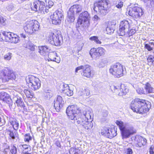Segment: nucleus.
Segmentation results:
<instances>
[{"label": "nucleus", "instance_id": "obj_1", "mask_svg": "<svg viewBox=\"0 0 154 154\" xmlns=\"http://www.w3.org/2000/svg\"><path fill=\"white\" fill-rule=\"evenodd\" d=\"M83 111L82 114L76 121V123L82 125L85 129H91L93 126V123L91 119V116L92 114V110L88 108L83 110Z\"/></svg>", "mask_w": 154, "mask_h": 154}, {"label": "nucleus", "instance_id": "obj_2", "mask_svg": "<svg viewBox=\"0 0 154 154\" xmlns=\"http://www.w3.org/2000/svg\"><path fill=\"white\" fill-rule=\"evenodd\" d=\"M54 2L49 0H45L44 1L39 0L34 1L31 4V9L32 10L37 11H38L43 12L44 14L47 13L48 9L53 5Z\"/></svg>", "mask_w": 154, "mask_h": 154}, {"label": "nucleus", "instance_id": "obj_3", "mask_svg": "<svg viewBox=\"0 0 154 154\" xmlns=\"http://www.w3.org/2000/svg\"><path fill=\"white\" fill-rule=\"evenodd\" d=\"M130 108L133 112L141 114L146 113L149 110L145 100L138 98L132 100Z\"/></svg>", "mask_w": 154, "mask_h": 154}, {"label": "nucleus", "instance_id": "obj_4", "mask_svg": "<svg viewBox=\"0 0 154 154\" xmlns=\"http://www.w3.org/2000/svg\"><path fill=\"white\" fill-rule=\"evenodd\" d=\"M116 123L119 127L122 139L129 138L131 135L136 133V130L132 126L128 127L127 124L117 120Z\"/></svg>", "mask_w": 154, "mask_h": 154}, {"label": "nucleus", "instance_id": "obj_5", "mask_svg": "<svg viewBox=\"0 0 154 154\" xmlns=\"http://www.w3.org/2000/svg\"><path fill=\"white\" fill-rule=\"evenodd\" d=\"M79 108L75 105L69 106L66 109V113L69 118L71 120H74L75 123H76V121L78 120V118H80V114H82L80 112Z\"/></svg>", "mask_w": 154, "mask_h": 154}, {"label": "nucleus", "instance_id": "obj_6", "mask_svg": "<svg viewBox=\"0 0 154 154\" xmlns=\"http://www.w3.org/2000/svg\"><path fill=\"white\" fill-rule=\"evenodd\" d=\"M92 8L97 12H99L103 15H105L108 9V3L106 0H101L94 3Z\"/></svg>", "mask_w": 154, "mask_h": 154}, {"label": "nucleus", "instance_id": "obj_7", "mask_svg": "<svg viewBox=\"0 0 154 154\" xmlns=\"http://www.w3.org/2000/svg\"><path fill=\"white\" fill-rule=\"evenodd\" d=\"M39 27V23L36 20H32L26 22L23 28L26 32L31 34L34 32L38 30Z\"/></svg>", "mask_w": 154, "mask_h": 154}, {"label": "nucleus", "instance_id": "obj_8", "mask_svg": "<svg viewBox=\"0 0 154 154\" xmlns=\"http://www.w3.org/2000/svg\"><path fill=\"white\" fill-rule=\"evenodd\" d=\"M26 80L28 86L32 90H36L41 87V82L37 77L29 75L26 78Z\"/></svg>", "mask_w": 154, "mask_h": 154}, {"label": "nucleus", "instance_id": "obj_9", "mask_svg": "<svg viewBox=\"0 0 154 154\" xmlns=\"http://www.w3.org/2000/svg\"><path fill=\"white\" fill-rule=\"evenodd\" d=\"M15 78L14 74L8 68H5L0 72V82H5L10 79H15Z\"/></svg>", "mask_w": 154, "mask_h": 154}, {"label": "nucleus", "instance_id": "obj_10", "mask_svg": "<svg viewBox=\"0 0 154 154\" xmlns=\"http://www.w3.org/2000/svg\"><path fill=\"white\" fill-rule=\"evenodd\" d=\"M123 66L119 63L112 65L109 69L110 73L116 77L123 76Z\"/></svg>", "mask_w": 154, "mask_h": 154}, {"label": "nucleus", "instance_id": "obj_11", "mask_svg": "<svg viewBox=\"0 0 154 154\" xmlns=\"http://www.w3.org/2000/svg\"><path fill=\"white\" fill-rule=\"evenodd\" d=\"M82 10V7L80 5H75L72 6L67 12V21L71 23L73 22L75 20L74 14H78Z\"/></svg>", "mask_w": 154, "mask_h": 154}, {"label": "nucleus", "instance_id": "obj_12", "mask_svg": "<svg viewBox=\"0 0 154 154\" xmlns=\"http://www.w3.org/2000/svg\"><path fill=\"white\" fill-rule=\"evenodd\" d=\"M90 18V14L88 12L85 11L80 14L78 20V23L79 24L82 25L84 27L88 26L89 25Z\"/></svg>", "mask_w": 154, "mask_h": 154}, {"label": "nucleus", "instance_id": "obj_13", "mask_svg": "<svg viewBox=\"0 0 154 154\" xmlns=\"http://www.w3.org/2000/svg\"><path fill=\"white\" fill-rule=\"evenodd\" d=\"M50 17L53 24H59L63 18V11L61 9H58L51 15Z\"/></svg>", "mask_w": 154, "mask_h": 154}, {"label": "nucleus", "instance_id": "obj_14", "mask_svg": "<svg viewBox=\"0 0 154 154\" xmlns=\"http://www.w3.org/2000/svg\"><path fill=\"white\" fill-rule=\"evenodd\" d=\"M143 14L142 8L137 6L131 8L128 11V14L130 16L135 18H140Z\"/></svg>", "mask_w": 154, "mask_h": 154}, {"label": "nucleus", "instance_id": "obj_15", "mask_svg": "<svg viewBox=\"0 0 154 154\" xmlns=\"http://www.w3.org/2000/svg\"><path fill=\"white\" fill-rule=\"evenodd\" d=\"M116 129L117 128L114 127L113 128H106L101 129L100 133L102 135H104L107 137L111 139L117 135Z\"/></svg>", "mask_w": 154, "mask_h": 154}, {"label": "nucleus", "instance_id": "obj_16", "mask_svg": "<svg viewBox=\"0 0 154 154\" xmlns=\"http://www.w3.org/2000/svg\"><path fill=\"white\" fill-rule=\"evenodd\" d=\"M114 92L118 93L120 96H123L126 94L128 92V89L124 84L113 86Z\"/></svg>", "mask_w": 154, "mask_h": 154}, {"label": "nucleus", "instance_id": "obj_17", "mask_svg": "<svg viewBox=\"0 0 154 154\" xmlns=\"http://www.w3.org/2000/svg\"><path fill=\"white\" fill-rule=\"evenodd\" d=\"M130 26L129 22L126 20H123L120 22L119 29V33L120 35H124L126 32L128 30Z\"/></svg>", "mask_w": 154, "mask_h": 154}, {"label": "nucleus", "instance_id": "obj_18", "mask_svg": "<svg viewBox=\"0 0 154 154\" xmlns=\"http://www.w3.org/2000/svg\"><path fill=\"white\" fill-rule=\"evenodd\" d=\"M48 42L51 45L56 46L60 45V41L59 40V35L57 33H51L48 37Z\"/></svg>", "mask_w": 154, "mask_h": 154}, {"label": "nucleus", "instance_id": "obj_19", "mask_svg": "<svg viewBox=\"0 0 154 154\" xmlns=\"http://www.w3.org/2000/svg\"><path fill=\"white\" fill-rule=\"evenodd\" d=\"M0 99L4 102L8 103L10 109H14V107L13 106L12 101L10 95L5 92L0 93Z\"/></svg>", "mask_w": 154, "mask_h": 154}, {"label": "nucleus", "instance_id": "obj_20", "mask_svg": "<svg viewBox=\"0 0 154 154\" xmlns=\"http://www.w3.org/2000/svg\"><path fill=\"white\" fill-rule=\"evenodd\" d=\"M105 51V50L102 47H98L97 49L93 48L90 50V54L92 57H94V55L99 57L104 55Z\"/></svg>", "mask_w": 154, "mask_h": 154}, {"label": "nucleus", "instance_id": "obj_21", "mask_svg": "<svg viewBox=\"0 0 154 154\" xmlns=\"http://www.w3.org/2000/svg\"><path fill=\"white\" fill-rule=\"evenodd\" d=\"M54 107L57 112L60 111L63 107L64 103V101L61 97L60 95L57 96L56 99L54 101Z\"/></svg>", "mask_w": 154, "mask_h": 154}, {"label": "nucleus", "instance_id": "obj_22", "mask_svg": "<svg viewBox=\"0 0 154 154\" xmlns=\"http://www.w3.org/2000/svg\"><path fill=\"white\" fill-rule=\"evenodd\" d=\"M60 88H61V90H60V91H61L66 95L70 96L73 95V91L70 89L68 85L64 84L61 85Z\"/></svg>", "mask_w": 154, "mask_h": 154}, {"label": "nucleus", "instance_id": "obj_23", "mask_svg": "<svg viewBox=\"0 0 154 154\" xmlns=\"http://www.w3.org/2000/svg\"><path fill=\"white\" fill-rule=\"evenodd\" d=\"M136 139L137 141L136 144L137 147H140L146 144L147 140L146 139L140 136L136 137Z\"/></svg>", "mask_w": 154, "mask_h": 154}, {"label": "nucleus", "instance_id": "obj_24", "mask_svg": "<svg viewBox=\"0 0 154 154\" xmlns=\"http://www.w3.org/2000/svg\"><path fill=\"white\" fill-rule=\"evenodd\" d=\"M8 119L9 122L12 126L13 129L15 131H17L19 127L18 121L12 117H9Z\"/></svg>", "mask_w": 154, "mask_h": 154}, {"label": "nucleus", "instance_id": "obj_25", "mask_svg": "<svg viewBox=\"0 0 154 154\" xmlns=\"http://www.w3.org/2000/svg\"><path fill=\"white\" fill-rule=\"evenodd\" d=\"M82 74L84 76L87 77H90L91 76V70L89 65H84V68Z\"/></svg>", "mask_w": 154, "mask_h": 154}, {"label": "nucleus", "instance_id": "obj_26", "mask_svg": "<svg viewBox=\"0 0 154 154\" xmlns=\"http://www.w3.org/2000/svg\"><path fill=\"white\" fill-rule=\"evenodd\" d=\"M39 52L41 55L45 56L50 51L51 49L49 47L45 45L39 47Z\"/></svg>", "mask_w": 154, "mask_h": 154}, {"label": "nucleus", "instance_id": "obj_27", "mask_svg": "<svg viewBox=\"0 0 154 154\" xmlns=\"http://www.w3.org/2000/svg\"><path fill=\"white\" fill-rule=\"evenodd\" d=\"M19 148L22 152V154H24L31 150L30 146L26 144H20L19 145Z\"/></svg>", "mask_w": 154, "mask_h": 154}, {"label": "nucleus", "instance_id": "obj_28", "mask_svg": "<svg viewBox=\"0 0 154 154\" xmlns=\"http://www.w3.org/2000/svg\"><path fill=\"white\" fill-rule=\"evenodd\" d=\"M48 57L51 61H55L59 63L60 62V59L57 56V54L55 52L50 53L48 55Z\"/></svg>", "mask_w": 154, "mask_h": 154}, {"label": "nucleus", "instance_id": "obj_29", "mask_svg": "<svg viewBox=\"0 0 154 154\" xmlns=\"http://www.w3.org/2000/svg\"><path fill=\"white\" fill-rule=\"evenodd\" d=\"M13 99L15 101V103L18 106L22 107L23 106L24 103L21 97L17 96H16L14 97Z\"/></svg>", "mask_w": 154, "mask_h": 154}, {"label": "nucleus", "instance_id": "obj_30", "mask_svg": "<svg viewBox=\"0 0 154 154\" xmlns=\"http://www.w3.org/2000/svg\"><path fill=\"white\" fill-rule=\"evenodd\" d=\"M145 89L148 93H154V88H152L150 83L147 82L145 84Z\"/></svg>", "mask_w": 154, "mask_h": 154}, {"label": "nucleus", "instance_id": "obj_31", "mask_svg": "<svg viewBox=\"0 0 154 154\" xmlns=\"http://www.w3.org/2000/svg\"><path fill=\"white\" fill-rule=\"evenodd\" d=\"M143 1L144 5L148 8H151L154 7V0H142Z\"/></svg>", "mask_w": 154, "mask_h": 154}, {"label": "nucleus", "instance_id": "obj_32", "mask_svg": "<svg viewBox=\"0 0 154 154\" xmlns=\"http://www.w3.org/2000/svg\"><path fill=\"white\" fill-rule=\"evenodd\" d=\"M80 95L83 96V97L88 96L90 95V91L88 88L82 89V90L79 92Z\"/></svg>", "mask_w": 154, "mask_h": 154}, {"label": "nucleus", "instance_id": "obj_33", "mask_svg": "<svg viewBox=\"0 0 154 154\" xmlns=\"http://www.w3.org/2000/svg\"><path fill=\"white\" fill-rule=\"evenodd\" d=\"M19 41V37L17 35L12 33V38H11L10 42L16 43L18 42Z\"/></svg>", "mask_w": 154, "mask_h": 154}, {"label": "nucleus", "instance_id": "obj_34", "mask_svg": "<svg viewBox=\"0 0 154 154\" xmlns=\"http://www.w3.org/2000/svg\"><path fill=\"white\" fill-rule=\"evenodd\" d=\"M12 33L10 32H5V41L6 42H10L11 38H12Z\"/></svg>", "mask_w": 154, "mask_h": 154}, {"label": "nucleus", "instance_id": "obj_35", "mask_svg": "<svg viewBox=\"0 0 154 154\" xmlns=\"http://www.w3.org/2000/svg\"><path fill=\"white\" fill-rule=\"evenodd\" d=\"M8 130L9 132V133H8V134L9 136V138L12 139H14L17 137V132L16 131L14 132L13 131H10L9 130Z\"/></svg>", "mask_w": 154, "mask_h": 154}, {"label": "nucleus", "instance_id": "obj_36", "mask_svg": "<svg viewBox=\"0 0 154 154\" xmlns=\"http://www.w3.org/2000/svg\"><path fill=\"white\" fill-rule=\"evenodd\" d=\"M114 26H109L106 28V31L107 34L112 33L114 31Z\"/></svg>", "mask_w": 154, "mask_h": 154}, {"label": "nucleus", "instance_id": "obj_37", "mask_svg": "<svg viewBox=\"0 0 154 154\" xmlns=\"http://www.w3.org/2000/svg\"><path fill=\"white\" fill-rule=\"evenodd\" d=\"M24 92L27 97L32 98L33 97L34 94L32 91L24 90Z\"/></svg>", "mask_w": 154, "mask_h": 154}, {"label": "nucleus", "instance_id": "obj_38", "mask_svg": "<svg viewBox=\"0 0 154 154\" xmlns=\"http://www.w3.org/2000/svg\"><path fill=\"white\" fill-rule=\"evenodd\" d=\"M90 39L94 41L97 44H101V42L98 39V37L96 36L91 37Z\"/></svg>", "mask_w": 154, "mask_h": 154}, {"label": "nucleus", "instance_id": "obj_39", "mask_svg": "<svg viewBox=\"0 0 154 154\" xmlns=\"http://www.w3.org/2000/svg\"><path fill=\"white\" fill-rule=\"evenodd\" d=\"M32 139V137L30 136V134L28 133L25 134L24 140L25 142H29Z\"/></svg>", "mask_w": 154, "mask_h": 154}, {"label": "nucleus", "instance_id": "obj_40", "mask_svg": "<svg viewBox=\"0 0 154 154\" xmlns=\"http://www.w3.org/2000/svg\"><path fill=\"white\" fill-rule=\"evenodd\" d=\"M50 91L45 92L44 94V98L45 99L48 100L50 99L52 96V94L50 92Z\"/></svg>", "mask_w": 154, "mask_h": 154}, {"label": "nucleus", "instance_id": "obj_41", "mask_svg": "<svg viewBox=\"0 0 154 154\" xmlns=\"http://www.w3.org/2000/svg\"><path fill=\"white\" fill-rule=\"evenodd\" d=\"M26 48L30 49L31 51H34L35 50V46L34 45L30 42H28L27 44Z\"/></svg>", "mask_w": 154, "mask_h": 154}, {"label": "nucleus", "instance_id": "obj_42", "mask_svg": "<svg viewBox=\"0 0 154 154\" xmlns=\"http://www.w3.org/2000/svg\"><path fill=\"white\" fill-rule=\"evenodd\" d=\"M147 60L149 63L152 64H153L154 56L152 55H149L147 58Z\"/></svg>", "mask_w": 154, "mask_h": 154}, {"label": "nucleus", "instance_id": "obj_43", "mask_svg": "<svg viewBox=\"0 0 154 154\" xmlns=\"http://www.w3.org/2000/svg\"><path fill=\"white\" fill-rule=\"evenodd\" d=\"M136 31L134 29H131L129 31V30L126 32V33L127 35V36L130 37V36L132 35L136 32Z\"/></svg>", "mask_w": 154, "mask_h": 154}, {"label": "nucleus", "instance_id": "obj_44", "mask_svg": "<svg viewBox=\"0 0 154 154\" xmlns=\"http://www.w3.org/2000/svg\"><path fill=\"white\" fill-rule=\"evenodd\" d=\"M11 53H8L4 56V59L6 60H9L11 59Z\"/></svg>", "mask_w": 154, "mask_h": 154}, {"label": "nucleus", "instance_id": "obj_45", "mask_svg": "<svg viewBox=\"0 0 154 154\" xmlns=\"http://www.w3.org/2000/svg\"><path fill=\"white\" fill-rule=\"evenodd\" d=\"M116 7L118 8H121L123 6V2L122 1H118L115 4Z\"/></svg>", "mask_w": 154, "mask_h": 154}, {"label": "nucleus", "instance_id": "obj_46", "mask_svg": "<svg viewBox=\"0 0 154 154\" xmlns=\"http://www.w3.org/2000/svg\"><path fill=\"white\" fill-rule=\"evenodd\" d=\"M17 149L15 146H13L10 151L11 154H16Z\"/></svg>", "mask_w": 154, "mask_h": 154}, {"label": "nucleus", "instance_id": "obj_47", "mask_svg": "<svg viewBox=\"0 0 154 154\" xmlns=\"http://www.w3.org/2000/svg\"><path fill=\"white\" fill-rule=\"evenodd\" d=\"M137 93L139 94H144V91L143 88H138L136 89Z\"/></svg>", "mask_w": 154, "mask_h": 154}, {"label": "nucleus", "instance_id": "obj_48", "mask_svg": "<svg viewBox=\"0 0 154 154\" xmlns=\"http://www.w3.org/2000/svg\"><path fill=\"white\" fill-rule=\"evenodd\" d=\"M6 19L3 17L0 16V24L3 25H5V24Z\"/></svg>", "mask_w": 154, "mask_h": 154}, {"label": "nucleus", "instance_id": "obj_49", "mask_svg": "<svg viewBox=\"0 0 154 154\" xmlns=\"http://www.w3.org/2000/svg\"><path fill=\"white\" fill-rule=\"evenodd\" d=\"M6 9L8 10L11 11L14 10V7L13 5L10 4L6 7Z\"/></svg>", "mask_w": 154, "mask_h": 154}, {"label": "nucleus", "instance_id": "obj_50", "mask_svg": "<svg viewBox=\"0 0 154 154\" xmlns=\"http://www.w3.org/2000/svg\"><path fill=\"white\" fill-rule=\"evenodd\" d=\"M84 65H82L78 66L76 68L75 72V73H77L78 72V71L81 69H82L83 70L84 69Z\"/></svg>", "mask_w": 154, "mask_h": 154}, {"label": "nucleus", "instance_id": "obj_51", "mask_svg": "<svg viewBox=\"0 0 154 154\" xmlns=\"http://www.w3.org/2000/svg\"><path fill=\"white\" fill-rule=\"evenodd\" d=\"M4 32H4L1 33L0 32V41H5Z\"/></svg>", "mask_w": 154, "mask_h": 154}, {"label": "nucleus", "instance_id": "obj_52", "mask_svg": "<svg viewBox=\"0 0 154 154\" xmlns=\"http://www.w3.org/2000/svg\"><path fill=\"white\" fill-rule=\"evenodd\" d=\"M5 123V120L0 117V125L2 126Z\"/></svg>", "mask_w": 154, "mask_h": 154}, {"label": "nucleus", "instance_id": "obj_53", "mask_svg": "<svg viewBox=\"0 0 154 154\" xmlns=\"http://www.w3.org/2000/svg\"><path fill=\"white\" fill-rule=\"evenodd\" d=\"M9 151V149L8 148H6L4 149L2 151V153L3 154H8V152Z\"/></svg>", "mask_w": 154, "mask_h": 154}, {"label": "nucleus", "instance_id": "obj_54", "mask_svg": "<svg viewBox=\"0 0 154 154\" xmlns=\"http://www.w3.org/2000/svg\"><path fill=\"white\" fill-rule=\"evenodd\" d=\"M127 154H132L133 151L130 148H128L127 150Z\"/></svg>", "mask_w": 154, "mask_h": 154}, {"label": "nucleus", "instance_id": "obj_55", "mask_svg": "<svg viewBox=\"0 0 154 154\" xmlns=\"http://www.w3.org/2000/svg\"><path fill=\"white\" fill-rule=\"evenodd\" d=\"M70 138L69 137H66L65 141L66 142L67 141L69 143V144H67V146H69V145H70Z\"/></svg>", "mask_w": 154, "mask_h": 154}, {"label": "nucleus", "instance_id": "obj_56", "mask_svg": "<svg viewBox=\"0 0 154 154\" xmlns=\"http://www.w3.org/2000/svg\"><path fill=\"white\" fill-rule=\"evenodd\" d=\"M56 145L58 147H60L61 145L59 141H56L55 143Z\"/></svg>", "mask_w": 154, "mask_h": 154}, {"label": "nucleus", "instance_id": "obj_57", "mask_svg": "<svg viewBox=\"0 0 154 154\" xmlns=\"http://www.w3.org/2000/svg\"><path fill=\"white\" fill-rule=\"evenodd\" d=\"M36 107H37V108L36 109L39 110H40V109L42 108V106L39 105H37Z\"/></svg>", "mask_w": 154, "mask_h": 154}, {"label": "nucleus", "instance_id": "obj_58", "mask_svg": "<svg viewBox=\"0 0 154 154\" xmlns=\"http://www.w3.org/2000/svg\"><path fill=\"white\" fill-rule=\"evenodd\" d=\"M20 36L21 38H26V36L25 35V34H24L23 33H21L20 34Z\"/></svg>", "mask_w": 154, "mask_h": 154}, {"label": "nucleus", "instance_id": "obj_59", "mask_svg": "<svg viewBox=\"0 0 154 154\" xmlns=\"http://www.w3.org/2000/svg\"><path fill=\"white\" fill-rule=\"evenodd\" d=\"M152 151H154V145H152L149 148V150Z\"/></svg>", "mask_w": 154, "mask_h": 154}, {"label": "nucleus", "instance_id": "obj_60", "mask_svg": "<svg viewBox=\"0 0 154 154\" xmlns=\"http://www.w3.org/2000/svg\"><path fill=\"white\" fill-rule=\"evenodd\" d=\"M11 129H12V128L11 127H9V128H7L6 129L7 132H9V131L8 130H9L10 131H12L11 130Z\"/></svg>", "mask_w": 154, "mask_h": 154}, {"label": "nucleus", "instance_id": "obj_61", "mask_svg": "<svg viewBox=\"0 0 154 154\" xmlns=\"http://www.w3.org/2000/svg\"><path fill=\"white\" fill-rule=\"evenodd\" d=\"M23 107L24 110L25 111H27V109H26V107L24 105H23V106L22 107Z\"/></svg>", "mask_w": 154, "mask_h": 154}, {"label": "nucleus", "instance_id": "obj_62", "mask_svg": "<svg viewBox=\"0 0 154 154\" xmlns=\"http://www.w3.org/2000/svg\"><path fill=\"white\" fill-rule=\"evenodd\" d=\"M149 152L150 154H154V151L149 150Z\"/></svg>", "mask_w": 154, "mask_h": 154}, {"label": "nucleus", "instance_id": "obj_63", "mask_svg": "<svg viewBox=\"0 0 154 154\" xmlns=\"http://www.w3.org/2000/svg\"><path fill=\"white\" fill-rule=\"evenodd\" d=\"M94 17L95 18H98V16L97 15H95L94 16Z\"/></svg>", "mask_w": 154, "mask_h": 154}, {"label": "nucleus", "instance_id": "obj_64", "mask_svg": "<svg viewBox=\"0 0 154 154\" xmlns=\"http://www.w3.org/2000/svg\"><path fill=\"white\" fill-rule=\"evenodd\" d=\"M107 113H106L105 114V116H107Z\"/></svg>", "mask_w": 154, "mask_h": 154}]
</instances>
